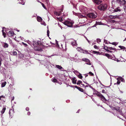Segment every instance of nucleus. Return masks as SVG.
Wrapping results in <instances>:
<instances>
[{"mask_svg":"<svg viewBox=\"0 0 126 126\" xmlns=\"http://www.w3.org/2000/svg\"><path fill=\"white\" fill-rule=\"evenodd\" d=\"M87 16L90 18H94L96 17L97 14L95 13H90L88 14Z\"/></svg>","mask_w":126,"mask_h":126,"instance_id":"4","label":"nucleus"},{"mask_svg":"<svg viewBox=\"0 0 126 126\" xmlns=\"http://www.w3.org/2000/svg\"><path fill=\"white\" fill-rule=\"evenodd\" d=\"M104 43L105 44H108V41L106 40H104Z\"/></svg>","mask_w":126,"mask_h":126,"instance_id":"43","label":"nucleus"},{"mask_svg":"<svg viewBox=\"0 0 126 126\" xmlns=\"http://www.w3.org/2000/svg\"><path fill=\"white\" fill-rule=\"evenodd\" d=\"M61 13V12H55L54 13L55 15L57 16H60V15Z\"/></svg>","mask_w":126,"mask_h":126,"instance_id":"20","label":"nucleus"},{"mask_svg":"<svg viewBox=\"0 0 126 126\" xmlns=\"http://www.w3.org/2000/svg\"><path fill=\"white\" fill-rule=\"evenodd\" d=\"M1 60H0V66H1Z\"/></svg>","mask_w":126,"mask_h":126,"instance_id":"55","label":"nucleus"},{"mask_svg":"<svg viewBox=\"0 0 126 126\" xmlns=\"http://www.w3.org/2000/svg\"><path fill=\"white\" fill-rule=\"evenodd\" d=\"M78 16L79 18H85L87 19V17L83 16L80 13H78Z\"/></svg>","mask_w":126,"mask_h":126,"instance_id":"13","label":"nucleus"},{"mask_svg":"<svg viewBox=\"0 0 126 126\" xmlns=\"http://www.w3.org/2000/svg\"><path fill=\"white\" fill-rule=\"evenodd\" d=\"M94 48L95 49H99V47H98L96 45H94Z\"/></svg>","mask_w":126,"mask_h":126,"instance_id":"36","label":"nucleus"},{"mask_svg":"<svg viewBox=\"0 0 126 126\" xmlns=\"http://www.w3.org/2000/svg\"><path fill=\"white\" fill-rule=\"evenodd\" d=\"M74 87L75 88H77V89H78L79 88V87H78L77 86H75Z\"/></svg>","mask_w":126,"mask_h":126,"instance_id":"51","label":"nucleus"},{"mask_svg":"<svg viewBox=\"0 0 126 126\" xmlns=\"http://www.w3.org/2000/svg\"><path fill=\"white\" fill-rule=\"evenodd\" d=\"M94 3L99 4L101 3V1L100 0H92Z\"/></svg>","mask_w":126,"mask_h":126,"instance_id":"11","label":"nucleus"},{"mask_svg":"<svg viewBox=\"0 0 126 126\" xmlns=\"http://www.w3.org/2000/svg\"><path fill=\"white\" fill-rule=\"evenodd\" d=\"M14 34V32L12 31H10L8 32V36L10 37H11L13 36Z\"/></svg>","mask_w":126,"mask_h":126,"instance_id":"14","label":"nucleus"},{"mask_svg":"<svg viewBox=\"0 0 126 126\" xmlns=\"http://www.w3.org/2000/svg\"><path fill=\"white\" fill-rule=\"evenodd\" d=\"M2 46L4 48H7L8 47V45L7 43L3 42L2 43Z\"/></svg>","mask_w":126,"mask_h":126,"instance_id":"10","label":"nucleus"},{"mask_svg":"<svg viewBox=\"0 0 126 126\" xmlns=\"http://www.w3.org/2000/svg\"><path fill=\"white\" fill-rule=\"evenodd\" d=\"M79 9L80 11L83 13H85L87 11V8L83 6H80Z\"/></svg>","mask_w":126,"mask_h":126,"instance_id":"5","label":"nucleus"},{"mask_svg":"<svg viewBox=\"0 0 126 126\" xmlns=\"http://www.w3.org/2000/svg\"><path fill=\"white\" fill-rule=\"evenodd\" d=\"M72 82L74 84H76V83L77 79L75 77L73 78L72 79Z\"/></svg>","mask_w":126,"mask_h":126,"instance_id":"16","label":"nucleus"},{"mask_svg":"<svg viewBox=\"0 0 126 126\" xmlns=\"http://www.w3.org/2000/svg\"><path fill=\"white\" fill-rule=\"evenodd\" d=\"M31 113L30 111H28L27 112V114L28 115H30Z\"/></svg>","mask_w":126,"mask_h":126,"instance_id":"50","label":"nucleus"},{"mask_svg":"<svg viewBox=\"0 0 126 126\" xmlns=\"http://www.w3.org/2000/svg\"><path fill=\"white\" fill-rule=\"evenodd\" d=\"M81 85H82L83 86H84V84H83L82 83L81 84Z\"/></svg>","mask_w":126,"mask_h":126,"instance_id":"64","label":"nucleus"},{"mask_svg":"<svg viewBox=\"0 0 126 126\" xmlns=\"http://www.w3.org/2000/svg\"><path fill=\"white\" fill-rule=\"evenodd\" d=\"M85 59V61L88 62L89 63H87L86 64H89V65H91V63H90V61L88 59Z\"/></svg>","mask_w":126,"mask_h":126,"instance_id":"23","label":"nucleus"},{"mask_svg":"<svg viewBox=\"0 0 126 126\" xmlns=\"http://www.w3.org/2000/svg\"><path fill=\"white\" fill-rule=\"evenodd\" d=\"M94 92L95 93L96 95L97 96L100 98L101 99V100H102V101H106V100L105 98L101 94L95 90Z\"/></svg>","mask_w":126,"mask_h":126,"instance_id":"1","label":"nucleus"},{"mask_svg":"<svg viewBox=\"0 0 126 126\" xmlns=\"http://www.w3.org/2000/svg\"><path fill=\"white\" fill-rule=\"evenodd\" d=\"M108 43L110 44H111V43L110 42H108Z\"/></svg>","mask_w":126,"mask_h":126,"instance_id":"61","label":"nucleus"},{"mask_svg":"<svg viewBox=\"0 0 126 126\" xmlns=\"http://www.w3.org/2000/svg\"><path fill=\"white\" fill-rule=\"evenodd\" d=\"M78 77L80 79H82L83 78L81 74H79L78 75Z\"/></svg>","mask_w":126,"mask_h":126,"instance_id":"37","label":"nucleus"},{"mask_svg":"<svg viewBox=\"0 0 126 126\" xmlns=\"http://www.w3.org/2000/svg\"><path fill=\"white\" fill-rule=\"evenodd\" d=\"M6 110L5 108H3L2 110L1 111V112L2 114H3L4 112Z\"/></svg>","mask_w":126,"mask_h":126,"instance_id":"24","label":"nucleus"},{"mask_svg":"<svg viewBox=\"0 0 126 126\" xmlns=\"http://www.w3.org/2000/svg\"><path fill=\"white\" fill-rule=\"evenodd\" d=\"M89 74L91 76H94V74L91 72H90L89 73Z\"/></svg>","mask_w":126,"mask_h":126,"instance_id":"42","label":"nucleus"},{"mask_svg":"<svg viewBox=\"0 0 126 126\" xmlns=\"http://www.w3.org/2000/svg\"><path fill=\"white\" fill-rule=\"evenodd\" d=\"M109 49L110 50H116V49L114 48H112L111 47H109Z\"/></svg>","mask_w":126,"mask_h":126,"instance_id":"33","label":"nucleus"},{"mask_svg":"<svg viewBox=\"0 0 126 126\" xmlns=\"http://www.w3.org/2000/svg\"><path fill=\"white\" fill-rule=\"evenodd\" d=\"M73 14L74 15H75L76 16H78V13H76L74 12L73 11Z\"/></svg>","mask_w":126,"mask_h":126,"instance_id":"46","label":"nucleus"},{"mask_svg":"<svg viewBox=\"0 0 126 126\" xmlns=\"http://www.w3.org/2000/svg\"><path fill=\"white\" fill-rule=\"evenodd\" d=\"M33 48L36 50L40 51L42 50V49L40 47H39V46H38L36 47H33Z\"/></svg>","mask_w":126,"mask_h":126,"instance_id":"8","label":"nucleus"},{"mask_svg":"<svg viewBox=\"0 0 126 126\" xmlns=\"http://www.w3.org/2000/svg\"><path fill=\"white\" fill-rule=\"evenodd\" d=\"M119 47L121 48V49H126V47L124 46H119Z\"/></svg>","mask_w":126,"mask_h":126,"instance_id":"28","label":"nucleus"},{"mask_svg":"<svg viewBox=\"0 0 126 126\" xmlns=\"http://www.w3.org/2000/svg\"><path fill=\"white\" fill-rule=\"evenodd\" d=\"M109 48V47H107L106 46H104V49L105 50H106L108 52H112L111 51H109V50H108Z\"/></svg>","mask_w":126,"mask_h":126,"instance_id":"22","label":"nucleus"},{"mask_svg":"<svg viewBox=\"0 0 126 126\" xmlns=\"http://www.w3.org/2000/svg\"><path fill=\"white\" fill-rule=\"evenodd\" d=\"M40 42L39 41L36 42L35 41H33V45L34 47H36L38 46H39Z\"/></svg>","mask_w":126,"mask_h":126,"instance_id":"6","label":"nucleus"},{"mask_svg":"<svg viewBox=\"0 0 126 126\" xmlns=\"http://www.w3.org/2000/svg\"><path fill=\"white\" fill-rule=\"evenodd\" d=\"M78 89L81 92H83L84 93H85L84 91H83V90L82 88H80V87H79Z\"/></svg>","mask_w":126,"mask_h":126,"instance_id":"29","label":"nucleus"},{"mask_svg":"<svg viewBox=\"0 0 126 126\" xmlns=\"http://www.w3.org/2000/svg\"><path fill=\"white\" fill-rule=\"evenodd\" d=\"M49 31L48 30L47 31V35L48 36H49Z\"/></svg>","mask_w":126,"mask_h":126,"instance_id":"44","label":"nucleus"},{"mask_svg":"<svg viewBox=\"0 0 126 126\" xmlns=\"http://www.w3.org/2000/svg\"><path fill=\"white\" fill-rule=\"evenodd\" d=\"M14 97H13L12 98V100H13L14 99Z\"/></svg>","mask_w":126,"mask_h":126,"instance_id":"60","label":"nucleus"},{"mask_svg":"<svg viewBox=\"0 0 126 126\" xmlns=\"http://www.w3.org/2000/svg\"><path fill=\"white\" fill-rule=\"evenodd\" d=\"M117 79L118 81L117 82V83L118 84H119L121 82V81H120V79L119 78H117Z\"/></svg>","mask_w":126,"mask_h":126,"instance_id":"32","label":"nucleus"},{"mask_svg":"<svg viewBox=\"0 0 126 126\" xmlns=\"http://www.w3.org/2000/svg\"><path fill=\"white\" fill-rule=\"evenodd\" d=\"M12 53L13 55H16L17 54V52L15 51H14Z\"/></svg>","mask_w":126,"mask_h":126,"instance_id":"41","label":"nucleus"},{"mask_svg":"<svg viewBox=\"0 0 126 126\" xmlns=\"http://www.w3.org/2000/svg\"><path fill=\"white\" fill-rule=\"evenodd\" d=\"M92 53H94V54H99V52H97V51H92Z\"/></svg>","mask_w":126,"mask_h":126,"instance_id":"31","label":"nucleus"},{"mask_svg":"<svg viewBox=\"0 0 126 126\" xmlns=\"http://www.w3.org/2000/svg\"><path fill=\"white\" fill-rule=\"evenodd\" d=\"M37 20L39 22H40L42 21V19L41 17H38L37 18Z\"/></svg>","mask_w":126,"mask_h":126,"instance_id":"26","label":"nucleus"},{"mask_svg":"<svg viewBox=\"0 0 126 126\" xmlns=\"http://www.w3.org/2000/svg\"><path fill=\"white\" fill-rule=\"evenodd\" d=\"M27 42L28 43V44H29L30 45L32 46V44L31 42L29 40L27 41Z\"/></svg>","mask_w":126,"mask_h":126,"instance_id":"40","label":"nucleus"},{"mask_svg":"<svg viewBox=\"0 0 126 126\" xmlns=\"http://www.w3.org/2000/svg\"><path fill=\"white\" fill-rule=\"evenodd\" d=\"M96 42L98 43H99L101 42V39L99 38H97L96 39Z\"/></svg>","mask_w":126,"mask_h":126,"instance_id":"39","label":"nucleus"},{"mask_svg":"<svg viewBox=\"0 0 126 126\" xmlns=\"http://www.w3.org/2000/svg\"><path fill=\"white\" fill-rule=\"evenodd\" d=\"M25 46H27V44L25 43H22Z\"/></svg>","mask_w":126,"mask_h":126,"instance_id":"52","label":"nucleus"},{"mask_svg":"<svg viewBox=\"0 0 126 126\" xmlns=\"http://www.w3.org/2000/svg\"><path fill=\"white\" fill-rule=\"evenodd\" d=\"M31 96H29L28 97V98L29 99H30V98H31Z\"/></svg>","mask_w":126,"mask_h":126,"instance_id":"56","label":"nucleus"},{"mask_svg":"<svg viewBox=\"0 0 126 126\" xmlns=\"http://www.w3.org/2000/svg\"><path fill=\"white\" fill-rule=\"evenodd\" d=\"M82 81L80 80H78V82L77 83V85H79L80 84H81L82 83Z\"/></svg>","mask_w":126,"mask_h":126,"instance_id":"35","label":"nucleus"},{"mask_svg":"<svg viewBox=\"0 0 126 126\" xmlns=\"http://www.w3.org/2000/svg\"><path fill=\"white\" fill-rule=\"evenodd\" d=\"M71 44L73 47L76 46L77 45L76 41L73 40L71 42Z\"/></svg>","mask_w":126,"mask_h":126,"instance_id":"12","label":"nucleus"},{"mask_svg":"<svg viewBox=\"0 0 126 126\" xmlns=\"http://www.w3.org/2000/svg\"><path fill=\"white\" fill-rule=\"evenodd\" d=\"M9 113L10 115L11 114V112H10V111H9Z\"/></svg>","mask_w":126,"mask_h":126,"instance_id":"59","label":"nucleus"},{"mask_svg":"<svg viewBox=\"0 0 126 126\" xmlns=\"http://www.w3.org/2000/svg\"><path fill=\"white\" fill-rule=\"evenodd\" d=\"M112 19L115 18H118L119 17V16H109Z\"/></svg>","mask_w":126,"mask_h":126,"instance_id":"15","label":"nucleus"},{"mask_svg":"<svg viewBox=\"0 0 126 126\" xmlns=\"http://www.w3.org/2000/svg\"><path fill=\"white\" fill-rule=\"evenodd\" d=\"M126 38H125V39L123 40V41H126Z\"/></svg>","mask_w":126,"mask_h":126,"instance_id":"58","label":"nucleus"},{"mask_svg":"<svg viewBox=\"0 0 126 126\" xmlns=\"http://www.w3.org/2000/svg\"><path fill=\"white\" fill-rule=\"evenodd\" d=\"M107 7V5L105 4H101L98 7V9L101 11H104L106 9Z\"/></svg>","mask_w":126,"mask_h":126,"instance_id":"2","label":"nucleus"},{"mask_svg":"<svg viewBox=\"0 0 126 126\" xmlns=\"http://www.w3.org/2000/svg\"><path fill=\"white\" fill-rule=\"evenodd\" d=\"M102 92L103 93H106V92L105 91V90L104 89L102 90Z\"/></svg>","mask_w":126,"mask_h":126,"instance_id":"49","label":"nucleus"},{"mask_svg":"<svg viewBox=\"0 0 126 126\" xmlns=\"http://www.w3.org/2000/svg\"><path fill=\"white\" fill-rule=\"evenodd\" d=\"M85 58H83L82 59V60L83 61H85Z\"/></svg>","mask_w":126,"mask_h":126,"instance_id":"54","label":"nucleus"},{"mask_svg":"<svg viewBox=\"0 0 126 126\" xmlns=\"http://www.w3.org/2000/svg\"><path fill=\"white\" fill-rule=\"evenodd\" d=\"M37 0L38 2H40L38 0Z\"/></svg>","mask_w":126,"mask_h":126,"instance_id":"63","label":"nucleus"},{"mask_svg":"<svg viewBox=\"0 0 126 126\" xmlns=\"http://www.w3.org/2000/svg\"><path fill=\"white\" fill-rule=\"evenodd\" d=\"M52 81L54 83H57V82L58 81L56 79L54 78L52 79Z\"/></svg>","mask_w":126,"mask_h":126,"instance_id":"27","label":"nucleus"},{"mask_svg":"<svg viewBox=\"0 0 126 126\" xmlns=\"http://www.w3.org/2000/svg\"><path fill=\"white\" fill-rule=\"evenodd\" d=\"M29 109L28 107H27L26 108V110L27 111H28L29 110Z\"/></svg>","mask_w":126,"mask_h":126,"instance_id":"48","label":"nucleus"},{"mask_svg":"<svg viewBox=\"0 0 126 126\" xmlns=\"http://www.w3.org/2000/svg\"><path fill=\"white\" fill-rule=\"evenodd\" d=\"M85 38L86 40H87L88 42L89 43V44H90V41L86 37H85Z\"/></svg>","mask_w":126,"mask_h":126,"instance_id":"47","label":"nucleus"},{"mask_svg":"<svg viewBox=\"0 0 126 126\" xmlns=\"http://www.w3.org/2000/svg\"><path fill=\"white\" fill-rule=\"evenodd\" d=\"M2 100L3 101V102H5V101H4V100H3V99H2Z\"/></svg>","mask_w":126,"mask_h":126,"instance_id":"53","label":"nucleus"},{"mask_svg":"<svg viewBox=\"0 0 126 126\" xmlns=\"http://www.w3.org/2000/svg\"><path fill=\"white\" fill-rule=\"evenodd\" d=\"M118 42H113V43H111V44H112L113 45L116 46V45H118Z\"/></svg>","mask_w":126,"mask_h":126,"instance_id":"34","label":"nucleus"},{"mask_svg":"<svg viewBox=\"0 0 126 126\" xmlns=\"http://www.w3.org/2000/svg\"><path fill=\"white\" fill-rule=\"evenodd\" d=\"M56 66L57 68L60 69H61L62 68V67L61 66L59 65H56Z\"/></svg>","mask_w":126,"mask_h":126,"instance_id":"30","label":"nucleus"},{"mask_svg":"<svg viewBox=\"0 0 126 126\" xmlns=\"http://www.w3.org/2000/svg\"><path fill=\"white\" fill-rule=\"evenodd\" d=\"M121 10L120 9V8L119 7H118L116 8H115L114 10V12H117L118 11H120Z\"/></svg>","mask_w":126,"mask_h":126,"instance_id":"17","label":"nucleus"},{"mask_svg":"<svg viewBox=\"0 0 126 126\" xmlns=\"http://www.w3.org/2000/svg\"><path fill=\"white\" fill-rule=\"evenodd\" d=\"M81 53H83L86 54H89L88 51L86 50H84L83 49V50L82 52Z\"/></svg>","mask_w":126,"mask_h":126,"instance_id":"21","label":"nucleus"},{"mask_svg":"<svg viewBox=\"0 0 126 126\" xmlns=\"http://www.w3.org/2000/svg\"><path fill=\"white\" fill-rule=\"evenodd\" d=\"M40 3H41L42 6L44 7V8L45 9H46V10H47V9L46 8V7H45V6L44 5V4L43 3H42V2H40Z\"/></svg>","mask_w":126,"mask_h":126,"instance_id":"38","label":"nucleus"},{"mask_svg":"<svg viewBox=\"0 0 126 126\" xmlns=\"http://www.w3.org/2000/svg\"><path fill=\"white\" fill-rule=\"evenodd\" d=\"M6 81H4V82H3L1 85V87H4L5 86L6 84Z\"/></svg>","mask_w":126,"mask_h":126,"instance_id":"25","label":"nucleus"},{"mask_svg":"<svg viewBox=\"0 0 126 126\" xmlns=\"http://www.w3.org/2000/svg\"><path fill=\"white\" fill-rule=\"evenodd\" d=\"M5 98V97L3 95H1V96H0V100H1V98Z\"/></svg>","mask_w":126,"mask_h":126,"instance_id":"45","label":"nucleus"},{"mask_svg":"<svg viewBox=\"0 0 126 126\" xmlns=\"http://www.w3.org/2000/svg\"><path fill=\"white\" fill-rule=\"evenodd\" d=\"M109 59H110L115 61H117V59H116L115 57V56H106Z\"/></svg>","mask_w":126,"mask_h":126,"instance_id":"7","label":"nucleus"},{"mask_svg":"<svg viewBox=\"0 0 126 126\" xmlns=\"http://www.w3.org/2000/svg\"><path fill=\"white\" fill-rule=\"evenodd\" d=\"M0 60H1V61L2 60L1 59V57H0Z\"/></svg>","mask_w":126,"mask_h":126,"instance_id":"57","label":"nucleus"},{"mask_svg":"<svg viewBox=\"0 0 126 126\" xmlns=\"http://www.w3.org/2000/svg\"><path fill=\"white\" fill-rule=\"evenodd\" d=\"M114 110H115L120 112H121L122 111L120 107H116L114 108H113Z\"/></svg>","mask_w":126,"mask_h":126,"instance_id":"9","label":"nucleus"},{"mask_svg":"<svg viewBox=\"0 0 126 126\" xmlns=\"http://www.w3.org/2000/svg\"><path fill=\"white\" fill-rule=\"evenodd\" d=\"M74 23L72 21H66L64 22V24L68 27H72Z\"/></svg>","mask_w":126,"mask_h":126,"instance_id":"3","label":"nucleus"},{"mask_svg":"<svg viewBox=\"0 0 126 126\" xmlns=\"http://www.w3.org/2000/svg\"><path fill=\"white\" fill-rule=\"evenodd\" d=\"M126 2V0H120V3L121 4H124Z\"/></svg>","mask_w":126,"mask_h":126,"instance_id":"19","label":"nucleus"},{"mask_svg":"<svg viewBox=\"0 0 126 126\" xmlns=\"http://www.w3.org/2000/svg\"><path fill=\"white\" fill-rule=\"evenodd\" d=\"M43 24L44 25H46V23H44Z\"/></svg>","mask_w":126,"mask_h":126,"instance_id":"62","label":"nucleus"},{"mask_svg":"<svg viewBox=\"0 0 126 126\" xmlns=\"http://www.w3.org/2000/svg\"><path fill=\"white\" fill-rule=\"evenodd\" d=\"M77 50L78 51L81 53L82 52L83 49L81 47H78L77 48Z\"/></svg>","mask_w":126,"mask_h":126,"instance_id":"18","label":"nucleus"}]
</instances>
